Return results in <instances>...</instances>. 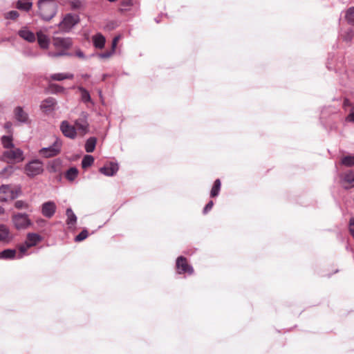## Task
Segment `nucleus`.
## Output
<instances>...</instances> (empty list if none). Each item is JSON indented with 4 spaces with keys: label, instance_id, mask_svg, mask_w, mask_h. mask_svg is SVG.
<instances>
[{
    "label": "nucleus",
    "instance_id": "nucleus-1",
    "mask_svg": "<svg viewBox=\"0 0 354 354\" xmlns=\"http://www.w3.org/2000/svg\"><path fill=\"white\" fill-rule=\"evenodd\" d=\"M39 15L42 19L49 21L57 11V3L55 0H39L37 3Z\"/></svg>",
    "mask_w": 354,
    "mask_h": 354
},
{
    "label": "nucleus",
    "instance_id": "nucleus-2",
    "mask_svg": "<svg viewBox=\"0 0 354 354\" xmlns=\"http://www.w3.org/2000/svg\"><path fill=\"white\" fill-rule=\"evenodd\" d=\"M41 240V236L36 233H28L24 243L19 246L18 259H21L27 254V250L33 246H35Z\"/></svg>",
    "mask_w": 354,
    "mask_h": 354
},
{
    "label": "nucleus",
    "instance_id": "nucleus-3",
    "mask_svg": "<svg viewBox=\"0 0 354 354\" xmlns=\"http://www.w3.org/2000/svg\"><path fill=\"white\" fill-rule=\"evenodd\" d=\"M79 22V17L77 15L68 13L59 23V30L63 32H69Z\"/></svg>",
    "mask_w": 354,
    "mask_h": 354
},
{
    "label": "nucleus",
    "instance_id": "nucleus-4",
    "mask_svg": "<svg viewBox=\"0 0 354 354\" xmlns=\"http://www.w3.org/2000/svg\"><path fill=\"white\" fill-rule=\"evenodd\" d=\"M62 145V140L57 138L51 146L41 149L39 152V155L44 158L55 156L60 152Z\"/></svg>",
    "mask_w": 354,
    "mask_h": 354
},
{
    "label": "nucleus",
    "instance_id": "nucleus-5",
    "mask_svg": "<svg viewBox=\"0 0 354 354\" xmlns=\"http://www.w3.org/2000/svg\"><path fill=\"white\" fill-rule=\"evenodd\" d=\"M3 157L8 162H19L24 159L23 151L19 148L15 147L5 150L3 153Z\"/></svg>",
    "mask_w": 354,
    "mask_h": 354
},
{
    "label": "nucleus",
    "instance_id": "nucleus-6",
    "mask_svg": "<svg viewBox=\"0 0 354 354\" xmlns=\"http://www.w3.org/2000/svg\"><path fill=\"white\" fill-rule=\"evenodd\" d=\"M88 114L86 112H82L79 118L75 120L74 126L76 128L77 134L82 137L88 132Z\"/></svg>",
    "mask_w": 354,
    "mask_h": 354
},
{
    "label": "nucleus",
    "instance_id": "nucleus-7",
    "mask_svg": "<svg viewBox=\"0 0 354 354\" xmlns=\"http://www.w3.org/2000/svg\"><path fill=\"white\" fill-rule=\"evenodd\" d=\"M12 223L17 230H24L28 228L32 225L28 214L18 213L12 216Z\"/></svg>",
    "mask_w": 354,
    "mask_h": 354
},
{
    "label": "nucleus",
    "instance_id": "nucleus-8",
    "mask_svg": "<svg viewBox=\"0 0 354 354\" xmlns=\"http://www.w3.org/2000/svg\"><path fill=\"white\" fill-rule=\"evenodd\" d=\"M43 170L42 162L38 160H34L28 162L25 167V172L30 177L41 174Z\"/></svg>",
    "mask_w": 354,
    "mask_h": 354
},
{
    "label": "nucleus",
    "instance_id": "nucleus-9",
    "mask_svg": "<svg viewBox=\"0 0 354 354\" xmlns=\"http://www.w3.org/2000/svg\"><path fill=\"white\" fill-rule=\"evenodd\" d=\"M60 130L64 136L71 139H75L78 135L75 126L71 124L66 120H64L61 122Z\"/></svg>",
    "mask_w": 354,
    "mask_h": 354
},
{
    "label": "nucleus",
    "instance_id": "nucleus-10",
    "mask_svg": "<svg viewBox=\"0 0 354 354\" xmlns=\"http://www.w3.org/2000/svg\"><path fill=\"white\" fill-rule=\"evenodd\" d=\"M176 269L179 274L188 273L191 274L194 272L193 268L187 263L186 259L183 257H179L177 259Z\"/></svg>",
    "mask_w": 354,
    "mask_h": 354
},
{
    "label": "nucleus",
    "instance_id": "nucleus-11",
    "mask_svg": "<svg viewBox=\"0 0 354 354\" xmlns=\"http://www.w3.org/2000/svg\"><path fill=\"white\" fill-rule=\"evenodd\" d=\"M0 202H7L9 200L15 199V196L12 193V187L10 185H2L0 186Z\"/></svg>",
    "mask_w": 354,
    "mask_h": 354
},
{
    "label": "nucleus",
    "instance_id": "nucleus-12",
    "mask_svg": "<svg viewBox=\"0 0 354 354\" xmlns=\"http://www.w3.org/2000/svg\"><path fill=\"white\" fill-rule=\"evenodd\" d=\"M56 205L53 201H47L42 204L41 213L46 218H51L56 212Z\"/></svg>",
    "mask_w": 354,
    "mask_h": 354
},
{
    "label": "nucleus",
    "instance_id": "nucleus-13",
    "mask_svg": "<svg viewBox=\"0 0 354 354\" xmlns=\"http://www.w3.org/2000/svg\"><path fill=\"white\" fill-rule=\"evenodd\" d=\"M48 28H44V30H39L37 32V39L39 46L41 48L46 49L48 48L50 44V39L49 37L44 33V32H47Z\"/></svg>",
    "mask_w": 354,
    "mask_h": 354
},
{
    "label": "nucleus",
    "instance_id": "nucleus-14",
    "mask_svg": "<svg viewBox=\"0 0 354 354\" xmlns=\"http://www.w3.org/2000/svg\"><path fill=\"white\" fill-rule=\"evenodd\" d=\"M53 45L57 48H62L66 50L72 46V41L68 37H54Z\"/></svg>",
    "mask_w": 354,
    "mask_h": 354
},
{
    "label": "nucleus",
    "instance_id": "nucleus-15",
    "mask_svg": "<svg viewBox=\"0 0 354 354\" xmlns=\"http://www.w3.org/2000/svg\"><path fill=\"white\" fill-rule=\"evenodd\" d=\"M56 104V100L50 97L41 102L40 109L45 113H50L55 110Z\"/></svg>",
    "mask_w": 354,
    "mask_h": 354
},
{
    "label": "nucleus",
    "instance_id": "nucleus-16",
    "mask_svg": "<svg viewBox=\"0 0 354 354\" xmlns=\"http://www.w3.org/2000/svg\"><path fill=\"white\" fill-rule=\"evenodd\" d=\"M18 35L21 37L23 39L32 43L36 40V36L33 32L29 30V28L26 26L22 27L18 31Z\"/></svg>",
    "mask_w": 354,
    "mask_h": 354
},
{
    "label": "nucleus",
    "instance_id": "nucleus-17",
    "mask_svg": "<svg viewBox=\"0 0 354 354\" xmlns=\"http://www.w3.org/2000/svg\"><path fill=\"white\" fill-rule=\"evenodd\" d=\"M118 165L115 162H109L100 169V171L106 176H113L118 171Z\"/></svg>",
    "mask_w": 354,
    "mask_h": 354
},
{
    "label": "nucleus",
    "instance_id": "nucleus-18",
    "mask_svg": "<svg viewBox=\"0 0 354 354\" xmlns=\"http://www.w3.org/2000/svg\"><path fill=\"white\" fill-rule=\"evenodd\" d=\"M13 239V236L8 227L3 224H0V242L8 243Z\"/></svg>",
    "mask_w": 354,
    "mask_h": 354
},
{
    "label": "nucleus",
    "instance_id": "nucleus-19",
    "mask_svg": "<svg viewBox=\"0 0 354 354\" xmlns=\"http://www.w3.org/2000/svg\"><path fill=\"white\" fill-rule=\"evenodd\" d=\"M339 178L342 183L348 184L351 187H354V170L350 169L342 173Z\"/></svg>",
    "mask_w": 354,
    "mask_h": 354
},
{
    "label": "nucleus",
    "instance_id": "nucleus-20",
    "mask_svg": "<svg viewBox=\"0 0 354 354\" xmlns=\"http://www.w3.org/2000/svg\"><path fill=\"white\" fill-rule=\"evenodd\" d=\"M15 119L21 123H28L29 117L28 114L21 106H17L14 110Z\"/></svg>",
    "mask_w": 354,
    "mask_h": 354
},
{
    "label": "nucleus",
    "instance_id": "nucleus-21",
    "mask_svg": "<svg viewBox=\"0 0 354 354\" xmlns=\"http://www.w3.org/2000/svg\"><path fill=\"white\" fill-rule=\"evenodd\" d=\"M66 223L68 228L75 227L77 223V216L71 208H67L66 211Z\"/></svg>",
    "mask_w": 354,
    "mask_h": 354
},
{
    "label": "nucleus",
    "instance_id": "nucleus-22",
    "mask_svg": "<svg viewBox=\"0 0 354 354\" xmlns=\"http://www.w3.org/2000/svg\"><path fill=\"white\" fill-rule=\"evenodd\" d=\"M19 252L14 249H6L0 253V259H18Z\"/></svg>",
    "mask_w": 354,
    "mask_h": 354
},
{
    "label": "nucleus",
    "instance_id": "nucleus-23",
    "mask_svg": "<svg viewBox=\"0 0 354 354\" xmlns=\"http://www.w3.org/2000/svg\"><path fill=\"white\" fill-rule=\"evenodd\" d=\"M74 77V75L73 73H54L50 75L49 78L50 80L53 81H62L67 79H73Z\"/></svg>",
    "mask_w": 354,
    "mask_h": 354
},
{
    "label": "nucleus",
    "instance_id": "nucleus-24",
    "mask_svg": "<svg viewBox=\"0 0 354 354\" xmlns=\"http://www.w3.org/2000/svg\"><path fill=\"white\" fill-rule=\"evenodd\" d=\"M105 37L100 33L96 34L93 37V45L97 48H103L105 44Z\"/></svg>",
    "mask_w": 354,
    "mask_h": 354
},
{
    "label": "nucleus",
    "instance_id": "nucleus-25",
    "mask_svg": "<svg viewBox=\"0 0 354 354\" xmlns=\"http://www.w3.org/2000/svg\"><path fill=\"white\" fill-rule=\"evenodd\" d=\"M97 143V139L95 137L89 138L85 143V150L88 153H91L95 150Z\"/></svg>",
    "mask_w": 354,
    "mask_h": 354
},
{
    "label": "nucleus",
    "instance_id": "nucleus-26",
    "mask_svg": "<svg viewBox=\"0 0 354 354\" xmlns=\"http://www.w3.org/2000/svg\"><path fill=\"white\" fill-rule=\"evenodd\" d=\"M1 143L3 147L6 149V150L10 149L14 146L12 142V136H3L1 138Z\"/></svg>",
    "mask_w": 354,
    "mask_h": 354
},
{
    "label": "nucleus",
    "instance_id": "nucleus-27",
    "mask_svg": "<svg viewBox=\"0 0 354 354\" xmlns=\"http://www.w3.org/2000/svg\"><path fill=\"white\" fill-rule=\"evenodd\" d=\"M221 180L219 179H216L214 181V185H213L211 192H210V195L212 197H216V196L218 195L219 191L221 189Z\"/></svg>",
    "mask_w": 354,
    "mask_h": 354
},
{
    "label": "nucleus",
    "instance_id": "nucleus-28",
    "mask_svg": "<svg viewBox=\"0 0 354 354\" xmlns=\"http://www.w3.org/2000/svg\"><path fill=\"white\" fill-rule=\"evenodd\" d=\"M78 174V170L75 167H71L67 170L66 173V178L69 181H73Z\"/></svg>",
    "mask_w": 354,
    "mask_h": 354
},
{
    "label": "nucleus",
    "instance_id": "nucleus-29",
    "mask_svg": "<svg viewBox=\"0 0 354 354\" xmlns=\"http://www.w3.org/2000/svg\"><path fill=\"white\" fill-rule=\"evenodd\" d=\"M48 88H49V91L53 94L63 93L65 91V88L63 86H59L57 84H49Z\"/></svg>",
    "mask_w": 354,
    "mask_h": 354
},
{
    "label": "nucleus",
    "instance_id": "nucleus-30",
    "mask_svg": "<svg viewBox=\"0 0 354 354\" xmlns=\"http://www.w3.org/2000/svg\"><path fill=\"white\" fill-rule=\"evenodd\" d=\"M341 164L346 167H354V156H346L341 160Z\"/></svg>",
    "mask_w": 354,
    "mask_h": 354
},
{
    "label": "nucleus",
    "instance_id": "nucleus-31",
    "mask_svg": "<svg viewBox=\"0 0 354 354\" xmlns=\"http://www.w3.org/2000/svg\"><path fill=\"white\" fill-rule=\"evenodd\" d=\"M94 162V158L91 155H86L82 160V166L84 169H86L92 165Z\"/></svg>",
    "mask_w": 354,
    "mask_h": 354
},
{
    "label": "nucleus",
    "instance_id": "nucleus-32",
    "mask_svg": "<svg viewBox=\"0 0 354 354\" xmlns=\"http://www.w3.org/2000/svg\"><path fill=\"white\" fill-rule=\"evenodd\" d=\"M78 90L80 91L81 93V98H82V100L84 102H90L91 101V96H90V94L88 92V91H86L84 87L82 86H79L78 88Z\"/></svg>",
    "mask_w": 354,
    "mask_h": 354
},
{
    "label": "nucleus",
    "instance_id": "nucleus-33",
    "mask_svg": "<svg viewBox=\"0 0 354 354\" xmlns=\"http://www.w3.org/2000/svg\"><path fill=\"white\" fill-rule=\"evenodd\" d=\"M32 3L30 1H19L17 4L18 9L28 11L32 7Z\"/></svg>",
    "mask_w": 354,
    "mask_h": 354
},
{
    "label": "nucleus",
    "instance_id": "nucleus-34",
    "mask_svg": "<svg viewBox=\"0 0 354 354\" xmlns=\"http://www.w3.org/2000/svg\"><path fill=\"white\" fill-rule=\"evenodd\" d=\"M346 18L347 21L354 25V7H351L346 11Z\"/></svg>",
    "mask_w": 354,
    "mask_h": 354
},
{
    "label": "nucleus",
    "instance_id": "nucleus-35",
    "mask_svg": "<svg viewBox=\"0 0 354 354\" xmlns=\"http://www.w3.org/2000/svg\"><path fill=\"white\" fill-rule=\"evenodd\" d=\"M15 207L18 209H28L29 205L24 201L19 200L15 203Z\"/></svg>",
    "mask_w": 354,
    "mask_h": 354
},
{
    "label": "nucleus",
    "instance_id": "nucleus-36",
    "mask_svg": "<svg viewBox=\"0 0 354 354\" xmlns=\"http://www.w3.org/2000/svg\"><path fill=\"white\" fill-rule=\"evenodd\" d=\"M13 172V167L8 166L5 167L1 172V176L4 178H8Z\"/></svg>",
    "mask_w": 354,
    "mask_h": 354
},
{
    "label": "nucleus",
    "instance_id": "nucleus-37",
    "mask_svg": "<svg viewBox=\"0 0 354 354\" xmlns=\"http://www.w3.org/2000/svg\"><path fill=\"white\" fill-rule=\"evenodd\" d=\"M88 232L86 230H82L78 235L75 238L76 242H80L87 238Z\"/></svg>",
    "mask_w": 354,
    "mask_h": 354
},
{
    "label": "nucleus",
    "instance_id": "nucleus-38",
    "mask_svg": "<svg viewBox=\"0 0 354 354\" xmlns=\"http://www.w3.org/2000/svg\"><path fill=\"white\" fill-rule=\"evenodd\" d=\"M19 12L16 10H12L5 14V18L15 20L19 17Z\"/></svg>",
    "mask_w": 354,
    "mask_h": 354
},
{
    "label": "nucleus",
    "instance_id": "nucleus-39",
    "mask_svg": "<svg viewBox=\"0 0 354 354\" xmlns=\"http://www.w3.org/2000/svg\"><path fill=\"white\" fill-rule=\"evenodd\" d=\"M353 30L351 29H348L346 31H345L344 33H343L342 35L343 39L346 41H351L352 38H353Z\"/></svg>",
    "mask_w": 354,
    "mask_h": 354
},
{
    "label": "nucleus",
    "instance_id": "nucleus-40",
    "mask_svg": "<svg viewBox=\"0 0 354 354\" xmlns=\"http://www.w3.org/2000/svg\"><path fill=\"white\" fill-rule=\"evenodd\" d=\"M114 53L115 52H113L112 50H111L106 51L105 53H98V54H97V56L100 59H108L110 57H111L114 54Z\"/></svg>",
    "mask_w": 354,
    "mask_h": 354
},
{
    "label": "nucleus",
    "instance_id": "nucleus-41",
    "mask_svg": "<svg viewBox=\"0 0 354 354\" xmlns=\"http://www.w3.org/2000/svg\"><path fill=\"white\" fill-rule=\"evenodd\" d=\"M349 232L354 237V218H351L349 221Z\"/></svg>",
    "mask_w": 354,
    "mask_h": 354
},
{
    "label": "nucleus",
    "instance_id": "nucleus-42",
    "mask_svg": "<svg viewBox=\"0 0 354 354\" xmlns=\"http://www.w3.org/2000/svg\"><path fill=\"white\" fill-rule=\"evenodd\" d=\"M12 193L15 196V198H17L21 194V187L17 186L15 189L12 188Z\"/></svg>",
    "mask_w": 354,
    "mask_h": 354
},
{
    "label": "nucleus",
    "instance_id": "nucleus-43",
    "mask_svg": "<svg viewBox=\"0 0 354 354\" xmlns=\"http://www.w3.org/2000/svg\"><path fill=\"white\" fill-rule=\"evenodd\" d=\"M120 39V36L115 37L112 41V46L111 50L115 52V48L117 46L118 42Z\"/></svg>",
    "mask_w": 354,
    "mask_h": 354
},
{
    "label": "nucleus",
    "instance_id": "nucleus-44",
    "mask_svg": "<svg viewBox=\"0 0 354 354\" xmlns=\"http://www.w3.org/2000/svg\"><path fill=\"white\" fill-rule=\"evenodd\" d=\"M213 202L211 201H209L206 205L205 207H204V209H203V213L204 214H206L207 212H209L213 207Z\"/></svg>",
    "mask_w": 354,
    "mask_h": 354
},
{
    "label": "nucleus",
    "instance_id": "nucleus-45",
    "mask_svg": "<svg viewBox=\"0 0 354 354\" xmlns=\"http://www.w3.org/2000/svg\"><path fill=\"white\" fill-rule=\"evenodd\" d=\"M48 56L55 57H59L66 55L64 52H59V53H48Z\"/></svg>",
    "mask_w": 354,
    "mask_h": 354
},
{
    "label": "nucleus",
    "instance_id": "nucleus-46",
    "mask_svg": "<svg viewBox=\"0 0 354 354\" xmlns=\"http://www.w3.org/2000/svg\"><path fill=\"white\" fill-rule=\"evenodd\" d=\"M347 120L354 122V108L351 109V113L347 117Z\"/></svg>",
    "mask_w": 354,
    "mask_h": 354
},
{
    "label": "nucleus",
    "instance_id": "nucleus-47",
    "mask_svg": "<svg viewBox=\"0 0 354 354\" xmlns=\"http://www.w3.org/2000/svg\"><path fill=\"white\" fill-rule=\"evenodd\" d=\"M75 55L77 57H78L80 59H85V55H84V53L80 50H77L75 53Z\"/></svg>",
    "mask_w": 354,
    "mask_h": 354
},
{
    "label": "nucleus",
    "instance_id": "nucleus-48",
    "mask_svg": "<svg viewBox=\"0 0 354 354\" xmlns=\"http://www.w3.org/2000/svg\"><path fill=\"white\" fill-rule=\"evenodd\" d=\"M12 124L10 122H7L4 124V128L8 129L9 131L12 129Z\"/></svg>",
    "mask_w": 354,
    "mask_h": 354
},
{
    "label": "nucleus",
    "instance_id": "nucleus-49",
    "mask_svg": "<svg viewBox=\"0 0 354 354\" xmlns=\"http://www.w3.org/2000/svg\"><path fill=\"white\" fill-rule=\"evenodd\" d=\"M5 213V209L3 207H2L1 206H0V215H2Z\"/></svg>",
    "mask_w": 354,
    "mask_h": 354
},
{
    "label": "nucleus",
    "instance_id": "nucleus-50",
    "mask_svg": "<svg viewBox=\"0 0 354 354\" xmlns=\"http://www.w3.org/2000/svg\"><path fill=\"white\" fill-rule=\"evenodd\" d=\"M109 1H115V0H109Z\"/></svg>",
    "mask_w": 354,
    "mask_h": 354
}]
</instances>
